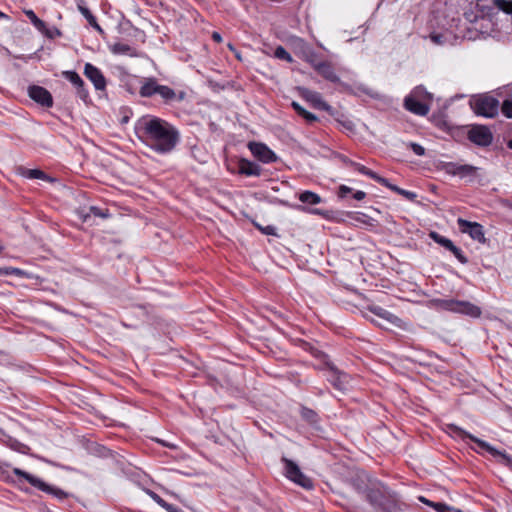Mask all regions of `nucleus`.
<instances>
[{"mask_svg": "<svg viewBox=\"0 0 512 512\" xmlns=\"http://www.w3.org/2000/svg\"><path fill=\"white\" fill-rule=\"evenodd\" d=\"M134 132L143 144L160 155L170 154L181 142V133L175 125L150 114L135 122Z\"/></svg>", "mask_w": 512, "mask_h": 512, "instance_id": "1", "label": "nucleus"}, {"mask_svg": "<svg viewBox=\"0 0 512 512\" xmlns=\"http://www.w3.org/2000/svg\"><path fill=\"white\" fill-rule=\"evenodd\" d=\"M3 466L9 467V464L4 463L2 464L0 462V473L2 475V479L10 484L17 485L19 488H21V484L23 482H28L31 486L38 489L39 491H42L48 495H51L58 499L59 501H63L66 498H68L69 494L65 492L64 490L50 485L43 481L42 479L20 469V468H13L12 473L16 477L14 478L12 475H10L8 472L3 470Z\"/></svg>", "mask_w": 512, "mask_h": 512, "instance_id": "2", "label": "nucleus"}, {"mask_svg": "<svg viewBox=\"0 0 512 512\" xmlns=\"http://www.w3.org/2000/svg\"><path fill=\"white\" fill-rule=\"evenodd\" d=\"M139 95L143 98L159 97L161 103L169 106L183 102L187 96L184 90H175L167 85H162L155 77L143 78Z\"/></svg>", "mask_w": 512, "mask_h": 512, "instance_id": "3", "label": "nucleus"}, {"mask_svg": "<svg viewBox=\"0 0 512 512\" xmlns=\"http://www.w3.org/2000/svg\"><path fill=\"white\" fill-rule=\"evenodd\" d=\"M365 499L372 507L382 512H395L400 508L398 493L382 483L367 488Z\"/></svg>", "mask_w": 512, "mask_h": 512, "instance_id": "4", "label": "nucleus"}, {"mask_svg": "<svg viewBox=\"0 0 512 512\" xmlns=\"http://www.w3.org/2000/svg\"><path fill=\"white\" fill-rule=\"evenodd\" d=\"M447 428L454 437L462 441H472L476 445V447H471V449L474 450L476 453L480 454L482 453V451H485L492 455L494 458H496L498 461H500L502 464L508 467H512V457L505 451H500L496 449L488 442L470 434L469 432L465 431L456 424H448Z\"/></svg>", "mask_w": 512, "mask_h": 512, "instance_id": "5", "label": "nucleus"}, {"mask_svg": "<svg viewBox=\"0 0 512 512\" xmlns=\"http://www.w3.org/2000/svg\"><path fill=\"white\" fill-rule=\"evenodd\" d=\"M431 305L437 309L460 313L472 318H479L481 316V308L469 301L456 300V299H441L436 298L430 301Z\"/></svg>", "mask_w": 512, "mask_h": 512, "instance_id": "6", "label": "nucleus"}, {"mask_svg": "<svg viewBox=\"0 0 512 512\" xmlns=\"http://www.w3.org/2000/svg\"><path fill=\"white\" fill-rule=\"evenodd\" d=\"M469 105L476 115L486 118L497 116L500 107L498 99L488 94L473 96L469 101Z\"/></svg>", "mask_w": 512, "mask_h": 512, "instance_id": "7", "label": "nucleus"}, {"mask_svg": "<svg viewBox=\"0 0 512 512\" xmlns=\"http://www.w3.org/2000/svg\"><path fill=\"white\" fill-rule=\"evenodd\" d=\"M281 462L284 464L285 476L289 480L304 489L310 490L313 488V481L300 470L299 466L294 461L282 457Z\"/></svg>", "mask_w": 512, "mask_h": 512, "instance_id": "8", "label": "nucleus"}, {"mask_svg": "<svg viewBox=\"0 0 512 512\" xmlns=\"http://www.w3.org/2000/svg\"><path fill=\"white\" fill-rule=\"evenodd\" d=\"M482 11L483 15L475 22L473 28H468V30H474L481 35H490L492 32L496 31L497 11L496 8L489 7L488 5Z\"/></svg>", "mask_w": 512, "mask_h": 512, "instance_id": "9", "label": "nucleus"}, {"mask_svg": "<svg viewBox=\"0 0 512 512\" xmlns=\"http://www.w3.org/2000/svg\"><path fill=\"white\" fill-rule=\"evenodd\" d=\"M329 371L327 381L339 391H345L348 387L350 376L346 372L339 370L329 359L323 364Z\"/></svg>", "mask_w": 512, "mask_h": 512, "instance_id": "10", "label": "nucleus"}, {"mask_svg": "<svg viewBox=\"0 0 512 512\" xmlns=\"http://www.w3.org/2000/svg\"><path fill=\"white\" fill-rule=\"evenodd\" d=\"M457 225L462 233L468 234L473 240L481 244H486L487 239L485 237L484 227L480 223L458 218Z\"/></svg>", "mask_w": 512, "mask_h": 512, "instance_id": "11", "label": "nucleus"}, {"mask_svg": "<svg viewBox=\"0 0 512 512\" xmlns=\"http://www.w3.org/2000/svg\"><path fill=\"white\" fill-rule=\"evenodd\" d=\"M248 148L251 154L260 162L269 164L278 160V156L266 144L262 142H249Z\"/></svg>", "mask_w": 512, "mask_h": 512, "instance_id": "12", "label": "nucleus"}, {"mask_svg": "<svg viewBox=\"0 0 512 512\" xmlns=\"http://www.w3.org/2000/svg\"><path fill=\"white\" fill-rule=\"evenodd\" d=\"M62 77L68 80L76 89L77 96L85 103L91 102L89 91L80 75L72 70L63 71Z\"/></svg>", "mask_w": 512, "mask_h": 512, "instance_id": "13", "label": "nucleus"}, {"mask_svg": "<svg viewBox=\"0 0 512 512\" xmlns=\"http://www.w3.org/2000/svg\"><path fill=\"white\" fill-rule=\"evenodd\" d=\"M468 139L478 146L487 147L491 145L493 135L488 127L484 125H476L469 130Z\"/></svg>", "mask_w": 512, "mask_h": 512, "instance_id": "14", "label": "nucleus"}, {"mask_svg": "<svg viewBox=\"0 0 512 512\" xmlns=\"http://www.w3.org/2000/svg\"><path fill=\"white\" fill-rule=\"evenodd\" d=\"M29 97L37 104L45 108H51L53 106L52 94L44 87L39 85H30L28 87Z\"/></svg>", "mask_w": 512, "mask_h": 512, "instance_id": "15", "label": "nucleus"}, {"mask_svg": "<svg viewBox=\"0 0 512 512\" xmlns=\"http://www.w3.org/2000/svg\"><path fill=\"white\" fill-rule=\"evenodd\" d=\"M298 91L300 96L307 102L311 103L314 108L332 114V107L322 99V96L319 92L312 91L304 87L298 88Z\"/></svg>", "mask_w": 512, "mask_h": 512, "instance_id": "16", "label": "nucleus"}, {"mask_svg": "<svg viewBox=\"0 0 512 512\" xmlns=\"http://www.w3.org/2000/svg\"><path fill=\"white\" fill-rule=\"evenodd\" d=\"M84 75L93 83L96 90H104L106 88V78L102 71L91 63L84 66Z\"/></svg>", "mask_w": 512, "mask_h": 512, "instance_id": "17", "label": "nucleus"}, {"mask_svg": "<svg viewBox=\"0 0 512 512\" xmlns=\"http://www.w3.org/2000/svg\"><path fill=\"white\" fill-rule=\"evenodd\" d=\"M237 169L240 175L247 177H259L262 175L263 169L256 162L246 158H239L237 161Z\"/></svg>", "mask_w": 512, "mask_h": 512, "instance_id": "18", "label": "nucleus"}, {"mask_svg": "<svg viewBox=\"0 0 512 512\" xmlns=\"http://www.w3.org/2000/svg\"><path fill=\"white\" fill-rule=\"evenodd\" d=\"M404 108L418 116H426L429 113V103L415 99L407 95L404 99Z\"/></svg>", "mask_w": 512, "mask_h": 512, "instance_id": "19", "label": "nucleus"}, {"mask_svg": "<svg viewBox=\"0 0 512 512\" xmlns=\"http://www.w3.org/2000/svg\"><path fill=\"white\" fill-rule=\"evenodd\" d=\"M342 160H343V162L346 165H349L350 167H352L356 171H358L360 174L365 175V176L371 178L372 180L376 181L380 185H381V183H386V178L385 177L380 176L379 174H377L376 172L372 171L368 167H366V166H364V165H362L360 163H357V162L347 158L346 156H344L342 158Z\"/></svg>", "mask_w": 512, "mask_h": 512, "instance_id": "20", "label": "nucleus"}, {"mask_svg": "<svg viewBox=\"0 0 512 512\" xmlns=\"http://www.w3.org/2000/svg\"><path fill=\"white\" fill-rule=\"evenodd\" d=\"M315 71L327 81L340 83V78L336 74L332 63L329 61H322L321 64L317 65Z\"/></svg>", "mask_w": 512, "mask_h": 512, "instance_id": "21", "label": "nucleus"}, {"mask_svg": "<svg viewBox=\"0 0 512 512\" xmlns=\"http://www.w3.org/2000/svg\"><path fill=\"white\" fill-rule=\"evenodd\" d=\"M17 174L27 179H39L47 182H52L54 179L40 169H29L24 166H18Z\"/></svg>", "mask_w": 512, "mask_h": 512, "instance_id": "22", "label": "nucleus"}, {"mask_svg": "<svg viewBox=\"0 0 512 512\" xmlns=\"http://www.w3.org/2000/svg\"><path fill=\"white\" fill-rule=\"evenodd\" d=\"M296 345L302 350L310 353L314 358L320 360L323 364L329 359V356L325 352L321 351L308 341L298 339L296 341Z\"/></svg>", "mask_w": 512, "mask_h": 512, "instance_id": "23", "label": "nucleus"}, {"mask_svg": "<svg viewBox=\"0 0 512 512\" xmlns=\"http://www.w3.org/2000/svg\"><path fill=\"white\" fill-rule=\"evenodd\" d=\"M486 7L487 5H483L480 3H476L475 5L470 4L469 8H467L464 11L463 16L465 20L470 24L469 28H473L475 22L479 19L481 15H483L482 10Z\"/></svg>", "mask_w": 512, "mask_h": 512, "instance_id": "24", "label": "nucleus"}, {"mask_svg": "<svg viewBox=\"0 0 512 512\" xmlns=\"http://www.w3.org/2000/svg\"><path fill=\"white\" fill-rule=\"evenodd\" d=\"M336 194L338 199L341 200L346 199L348 195H351V198H353L356 201H362L366 198V193L364 191H355L353 188L346 185H340L337 189Z\"/></svg>", "mask_w": 512, "mask_h": 512, "instance_id": "25", "label": "nucleus"}, {"mask_svg": "<svg viewBox=\"0 0 512 512\" xmlns=\"http://www.w3.org/2000/svg\"><path fill=\"white\" fill-rule=\"evenodd\" d=\"M3 443L10 449L25 454L29 447L10 435H4Z\"/></svg>", "mask_w": 512, "mask_h": 512, "instance_id": "26", "label": "nucleus"}, {"mask_svg": "<svg viewBox=\"0 0 512 512\" xmlns=\"http://www.w3.org/2000/svg\"><path fill=\"white\" fill-rule=\"evenodd\" d=\"M110 50L113 54H117V55H128L130 57L137 56V51L135 48L131 47L128 44H124V43H120V42L112 45Z\"/></svg>", "mask_w": 512, "mask_h": 512, "instance_id": "27", "label": "nucleus"}, {"mask_svg": "<svg viewBox=\"0 0 512 512\" xmlns=\"http://www.w3.org/2000/svg\"><path fill=\"white\" fill-rule=\"evenodd\" d=\"M78 9L91 27H93L99 34H104V30L98 24L96 17L91 13V11L87 7L79 4Z\"/></svg>", "mask_w": 512, "mask_h": 512, "instance_id": "28", "label": "nucleus"}, {"mask_svg": "<svg viewBox=\"0 0 512 512\" xmlns=\"http://www.w3.org/2000/svg\"><path fill=\"white\" fill-rule=\"evenodd\" d=\"M298 198L302 203L309 205H317L323 201L320 195L309 190L301 192Z\"/></svg>", "mask_w": 512, "mask_h": 512, "instance_id": "29", "label": "nucleus"}, {"mask_svg": "<svg viewBox=\"0 0 512 512\" xmlns=\"http://www.w3.org/2000/svg\"><path fill=\"white\" fill-rule=\"evenodd\" d=\"M291 106L292 108L294 109V111L299 115L301 116L302 118H304L307 123H314L318 120L317 116L309 111H307L305 108H303L298 102L296 101H293L291 103Z\"/></svg>", "mask_w": 512, "mask_h": 512, "instance_id": "30", "label": "nucleus"}, {"mask_svg": "<svg viewBox=\"0 0 512 512\" xmlns=\"http://www.w3.org/2000/svg\"><path fill=\"white\" fill-rule=\"evenodd\" d=\"M381 185L390 189L391 191L401 195V196H404L406 199H408L410 201H413L416 198V194L414 192L402 189V188L392 184L387 178H386V183H381Z\"/></svg>", "mask_w": 512, "mask_h": 512, "instance_id": "31", "label": "nucleus"}, {"mask_svg": "<svg viewBox=\"0 0 512 512\" xmlns=\"http://www.w3.org/2000/svg\"><path fill=\"white\" fill-rule=\"evenodd\" d=\"M410 96L414 97L417 100L424 101L431 104L433 98L432 94L429 93L423 86H417L415 87L409 94Z\"/></svg>", "mask_w": 512, "mask_h": 512, "instance_id": "32", "label": "nucleus"}, {"mask_svg": "<svg viewBox=\"0 0 512 512\" xmlns=\"http://www.w3.org/2000/svg\"><path fill=\"white\" fill-rule=\"evenodd\" d=\"M300 415L303 420L312 425L318 423L319 421L318 414L313 409L308 407H301Z\"/></svg>", "mask_w": 512, "mask_h": 512, "instance_id": "33", "label": "nucleus"}, {"mask_svg": "<svg viewBox=\"0 0 512 512\" xmlns=\"http://www.w3.org/2000/svg\"><path fill=\"white\" fill-rule=\"evenodd\" d=\"M492 3L493 5L488 6L496 8L497 14L499 10L506 14H512V0H492Z\"/></svg>", "mask_w": 512, "mask_h": 512, "instance_id": "34", "label": "nucleus"}, {"mask_svg": "<svg viewBox=\"0 0 512 512\" xmlns=\"http://www.w3.org/2000/svg\"><path fill=\"white\" fill-rule=\"evenodd\" d=\"M304 60L309 63L314 70L317 68V65L321 64L323 61L320 59V55L313 49H307L304 51Z\"/></svg>", "mask_w": 512, "mask_h": 512, "instance_id": "35", "label": "nucleus"}, {"mask_svg": "<svg viewBox=\"0 0 512 512\" xmlns=\"http://www.w3.org/2000/svg\"><path fill=\"white\" fill-rule=\"evenodd\" d=\"M418 500L430 507H432L437 512H448L451 508L443 503V502H433L429 499L425 498L424 496H419Z\"/></svg>", "mask_w": 512, "mask_h": 512, "instance_id": "36", "label": "nucleus"}, {"mask_svg": "<svg viewBox=\"0 0 512 512\" xmlns=\"http://www.w3.org/2000/svg\"><path fill=\"white\" fill-rule=\"evenodd\" d=\"M429 236L435 243L439 244L447 250H449L454 244L450 239L435 231H431Z\"/></svg>", "mask_w": 512, "mask_h": 512, "instance_id": "37", "label": "nucleus"}, {"mask_svg": "<svg viewBox=\"0 0 512 512\" xmlns=\"http://www.w3.org/2000/svg\"><path fill=\"white\" fill-rule=\"evenodd\" d=\"M368 310L371 313H373L374 315H376L382 319L388 320V321H390L391 317H393L392 313H390L388 310H386L383 307L378 306V305H371L368 307Z\"/></svg>", "mask_w": 512, "mask_h": 512, "instance_id": "38", "label": "nucleus"}, {"mask_svg": "<svg viewBox=\"0 0 512 512\" xmlns=\"http://www.w3.org/2000/svg\"><path fill=\"white\" fill-rule=\"evenodd\" d=\"M24 13L38 31L45 28V22L38 18L33 10H25Z\"/></svg>", "mask_w": 512, "mask_h": 512, "instance_id": "39", "label": "nucleus"}, {"mask_svg": "<svg viewBox=\"0 0 512 512\" xmlns=\"http://www.w3.org/2000/svg\"><path fill=\"white\" fill-rule=\"evenodd\" d=\"M275 58L286 61L288 63L293 62L291 54L281 45L277 46L274 51Z\"/></svg>", "mask_w": 512, "mask_h": 512, "instance_id": "40", "label": "nucleus"}, {"mask_svg": "<svg viewBox=\"0 0 512 512\" xmlns=\"http://www.w3.org/2000/svg\"><path fill=\"white\" fill-rule=\"evenodd\" d=\"M476 170H477V168L472 165L461 164L458 172H456L457 173L456 176H459L461 178L474 176L476 173Z\"/></svg>", "mask_w": 512, "mask_h": 512, "instance_id": "41", "label": "nucleus"}, {"mask_svg": "<svg viewBox=\"0 0 512 512\" xmlns=\"http://www.w3.org/2000/svg\"><path fill=\"white\" fill-rule=\"evenodd\" d=\"M48 39H55L62 35V32L57 27L47 28L45 25L44 29L39 30Z\"/></svg>", "mask_w": 512, "mask_h": 512, "instance_id": "42", "label": "nucleus"}, {"mask_svg": "<svg viewBox=\"0 0 512 512\" xmlns=\"http://www.w3.org/2000/svg\"><path fill=\"white\" fill-rule=\"evenodd\" d=\"M448 251H450L457 258V260L460 263H462V264L468 263V258L465 256L463 251L459 247H457L455 244H453L452 247Z\"/></svg>", "mask_w": 512, "mask_h": 512, "instance_id": "43", "label": "nucleus"}, {"mask_svg": "<svg viewBox=\"0 0 512 512\" xmlns=\"http://www.w3.org/2000/svg\"><path fill=\"white\" fill-rule=\"evenodd\" d=\"M89 211L90 214L94 215L95 217H100L103 219L108 218L110 216L108 209H103L97 206H90Z\"/></svg>", "mask_w": 512, "mask_h": 512, "instance_id": "44", "label": "nucleus"}, {"mask_svg": "<svg viewBox=\"0 0 512 512\" xmlns=\"http://www.w3.org/2000/svg\"><path fill=\"white\" fill-rule=\"evenodd\" d=\"M503 115L509 119L512 118V99L504 100L502 105L499 107Z\"/></svg>", "mask_w": 512, "mask_h": 512, "instance_id": "45", "label": "nucleus"}, {"mask_svg": "<svg viewBox=\"0 0 512 512\" xmlns=\"http://www.w3.org/2000/svg\"><path fill=\"white\" fill-rule=\"evenodd\" d=\"M349 215L351 216L352 219H354L358 222H361L363 224H366V225H370L371 221L373 220L368 215H366L364 213H360V212L349 213Z\"/></svg>", "mask_w": 512, "mask_h": 512, "instance_id": "46", "label": "nucleus"}, {"mask_svg": "<svg viewBox=\"0 0 512 512\" xmlns=\"http://www.w3.org/2000/svg\"><path fill=\"white\" fill-rule=\"evenodd\" d=\"M461 164L454 162H447L443 165L444 171L452 176H456Z\"/></svg>", "mask_w": 512, "mask_h": 512, "instance_id": "47", "label": "nucleus"}, {"mask_svg": "<svg viewBox=\"0 0 512 512\" xmlns=\"http://www.w3.org/2000/svg\"><path fill=\"white\" fill-rule=\"evenodd\" d=\"M23 274H24V272L19 268H14V267L0 268V275L22 276Z\"/></svg>", "mask_w": 512, "mask_h": 512, "instance_id": "48", "label": "nucleus"}, {"mask_svg": "<svg viewBox=\"0 0 512 512\" xmlns=\"http://www.w3.org/2000/svg\"><path fill=\"white\" fill-rule=\"evenodd\" d=\"M296 209L299 210V211H303V212H310L312 214H315V215H319V216H322V217H326V211L324 210H321V209H308L306 208L305 206H302V205H297L296 206Z\"/></svg>", "mask_w": 512, "mask_h": 512, "instance_id": "49", "label": "nucleus"}, {"mask_svg": "<svg viewBox=\"0 0 512 512\" xmlns=\"http://www.w3.org/2000/svg\"><path fill=\"white\" fill-rule=\"evenodd\" d=\"M409 147L417 156L425 155V148L422 145L415 142H410Z\"/></svg>", "mask_w": 512, "mask_h": 512, "instance_id": "50", "label": "nucleus"}, {"mask_svg": "<svg viewBox=\"0 0 512 512\" xmlns=\"http://www.w3.org/2000/svg\"><path fill=\"white\" fill-rule=\"evenodd\" d=\"M257 229H259L264 235H276V227L272 225H268L265 227H262L258 224H256Z\"/></svg>", "mask_w": 512, "mask_h": 512, "instance_id": "51", "label": "nucleus"}, {"mask_svg": "<svg viewBox=\"0 0 512 512\" xmlns=\"http://www.w3.org/2000/svg\"><path fill=\"white\" fill-rule=\"evenodd\" d=\"M146 493L149 495V497L155 502L157 503L159 506H162L163 503H164V499L158 495L156 492L150 490V489H147L146 490Z\"/></svg>", "mask_w": 512, "mask_h": 512, "instance_id": "52", "label": "nucleus"}, {"mask_svg": "<svg viewBox=\"0 0 512 512\" xmlns=\"http://www.w3.org/2000/svg\"><path fill=\"white\" fill-rule=\"evenodd\" d=\"M161 507L165 509L167 512H183V510L180 507L170 504L167 501H164Z\"/></svg>", "mask_w": 512, "mask_h": 512, "instance_id": "53", "label": "nucleus"}, {"mask_svg": "<svg viewBox=\"0 0 512 512\" xmlns=\"http://www.w3.org/2000/svg\"><path fill=\"white\" fill-rule=\"evenodd\" d=\"M96 453L101 457H109L112 455V451L104 446H98Z\"/></svg>", "mask_w": 512, "mask_h": 512, "instance_id": "54", "label": "nucleus"}, {"mask_svg": "<svg viewBox=\"0 0 512 512\" xmlns=\"http://www.w3.org/2000/svg\"><path fill=\"white\" fill-rule=\"evenodd\" d=\"M212 39L217 43H220L222 41V37L218 32H213Z\"/></svg>", "mask_w": 512, "mask_h": 512, "instance_id": "55", "label": "nucleus"}, {"mask_svg": "<svg viewBox=\"0 0 512 512\" xmlns=\"http://www.w3.org/2000/svg\"><path fill=\"white\" fill-rule=\"evenodd\" d=\"M431 38L434 42L436 43H441V38H442V35L440 34H432L431 35Z\"/></svg>", "mask_w": 512, "mask_h": 512, "instance_id": "56", "label": "nucleus"}, {"mask_svg": "<svg viewBox=\"0 0 512 512\" xmlns=\"http://www.w3.org/2000/svg\"><path fill=\"white\" fill-rule=\"evenodd\" d=\"M1 20L9 21L10 17L7 14L3 13L2 11H0V21Z\"/></svg>", "mask_w": 512, "mask_h": 512, "instance_id": "57", "label": "nucleus"}, {"mask_svg": "<svg viewBox=\"0 0 512 512\" xmlns=\"http://www.w3.org/2000/svg\"><path fill=\"white\" fill-rule=\"evenodd\" d=\"M343 126H344L345 128H347V129H349V130H352V128H353V124H352V122H350V121L344 122V123H343Z\"/></svg>", "mask_w": 512, "mask_h": 512, "instance_id": "58", "label": "nucleus"}, {"mask_svg": "<svg viewBox=\"0 0 512 512\" xmlns=\"http://www.w3.org/2000/svg\"><path fill=\"white\" fill-rule=\"evenodd\" d=\"M507 147L509 149H512V139H510L508 142H507Z\"/></svg>", "mask_w": 512, "mask_h": 512, "instance_id": "59", "label": "nucleus"}, {"mask_svg": "<svg viewBox=\"0 0 512 512\" xmlns=\"http://www.w3.org/2000/svg\"><path fill=\"white\" fill-rule=\"evenodd\" d=\"M235 55H236V57H237L238 59H241V56H240V54H239L238 52H236V53H235Z\"/></svg>", "mask_w": 512, "mask_h": 512, "instance_id": "60", "label": "nucleus"}, {"mask_svg": "<svg viewBox=\"0 0 512 512\" xmlns=\"http://www.w3.org/2000/svg\"><path fill=\"white\" fill-rule=\"evenodd\" d=\"M228 46H229L230 50L234 51V48L231 44H229Z\"/></svg>", "mask_w": 512, "mask_h": 512, "instance_id": "61", "label": "nucleus"}]
</instances>
